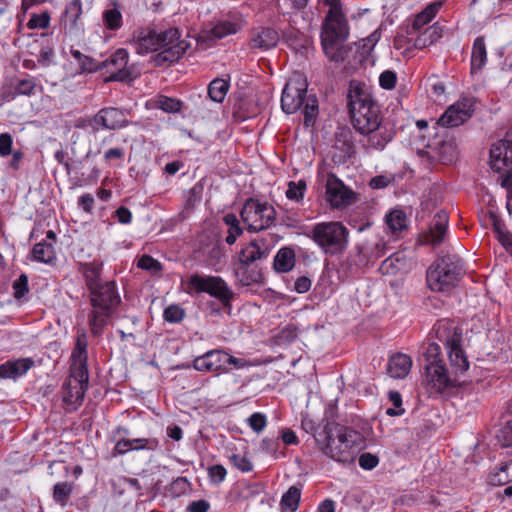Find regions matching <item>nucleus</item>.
<instances>
[{"instance_id":"obj_7","label":"nucleus","mask_w":512,"mask_h":512,"mask_svg":"<svg viewBox=\"0 0 512 512\" xmlns=\"http://www.w3.org/2000/svg\"><path fill=\"white\" fill-rule=\"evenodd\" d=\"M433 330L437 340L442 343L446 349L450 372L460 379L470 367L467 355L462 347L463 331L449 320L438 321Z\"/></svg>"},{"instance_id":"obj_48","label":"nucleus","mask_w":512,"mask_h":512,"mask_svg":"<svg viewBox=\"0 0 512 512\" xmlns=\"http://www.w3.org/2000/svg\"><path fill=\"white\" fill-rule=\"evenodd\" d=\"M297 337L298 329L294 324L286 325L276 335L277 343L280 345L292 343Z\"/></svg>"},{"instance_id":"obj_18","label":"nucleus","mask_w":512,"mask_h":512,"mask_svg":"<svg viewBox=\"0 0 512 512\" xmlns=\"http://www.w3.org/2000/svg\"><path fill=\"white\" fill-rule=\"evenodd\" d=\"M92 121L95 123L94 131L101 129L116 130L126 127L129 121L123 111L113 107L103 108L98 111Z\"/></svg>"},{"instance_id":"obj_55","label":"nucleus","mask_w":512,"mask_h":512,"mask_svg":"<svg viewBox=\"0 0 512 512\" xmlns=\"http://www.w3.org/2000/svg\"><path fill=\"white\" fill-rule=\"evenodd\" d=\"M104 161L109 164H115L123 162L125 158V151L121 147H113L104 152Z\"/></svg>"},{"instance_id":"obj_22","label":"nucleus","mask_w":512,"mask_h":512,"mask_svg":"<svg viewBox=\"0 0 512 512\" xmlns=\"http://www.w3.org/2000/svg\"><path fill=\"white\" fill-rule=\"evenodd\" d=\"M245 26V20L242 15L233 12L220 19L210 30L214 39H222L229 35L238 33Z\"/></svg>"},{"instance_id":"obj_37","label":"nucleus","mask_w":512,"mask_h":512,"mask_svg":"<svg viewBox=\"0 0 512 512\" xmlns=\"http://www.w3.org/2000/svg\"><path fill=\"white\" fill-rule=\"evenodd\" d=\"M223 223L227 226V236L225 241L228 245H233L237 238L243 234L240 221L233 213H227L223 216Z\"/></svg>"},{"instance_id":"obj_32","label":"nucleus","mask_w":512,"mask_h":512,"mask_svg":"<svg viewBox=\"0 0 512 512\" xmlns=\"http://www.w3.org/2000/svg\"><path fill=\"white\" fill-rule=\"evenodd\" d=\"M103 25L110 31H117L123 26L122 6L113 0L102 13Z\"/></svg>"},{"instance_id":"obj_25","label":"nucleus","mask_w":512,"mask_h":512,"mask_svg":"<svg viewBox=\"0 0 512 512\" xmlns=\"http://www.w3.org/2000/svg\"><path fill=\"white\" fill-rule=\"evenodd\" d=\"M55 242V232L53 230L47 231L46 238L34 245L32 249V260L45 264L52 263L56 259Z\"/></svg>"},{"instance_id":"obj_38","label":"nucleus","mask_w":512,"mask_h":512,"mask_svg":"<svg viewBox=\"0 0 512 512\" xmlns=\"http://www.w3.org/2000/svg\"><path fill=\"white\" fill-rule=\"evenodd\" d=\"M386 225L394 236L407 228L406 214L402 210H393L386 215Z\"/></svg>"},{"instance_id":"obj_52","label":"nucleus","mask_w":512,"mask_h":512,"mask_svg":"<svg viewBox=\"0 0 512 512\" xmlns=\"http://www.w3.org/2000/svg\"><path fill=\"white\" fill-rule=\"evenodd\" d=\"M36 87L35 80L32 77L17 80L14 85L16 95L30 96Z\"/></svg>"},{"instance_id":"obj_13","label":"nucleus","mask_w":512,"mask_h":512,"mask_svg":"<svg viewBox=\"0 0 512 512\" xmlns=\"http://www.w3.org/2000/svg\"><path fill=\"white\" fill-rule=\"evenodd\" d=\"M307 95V82L301 76L291 78L285 85L281 96L282 110L293 114L302 108Z\"/></svg>"},{"instance_id":"obj_33","label":"nucleus","mask_w":512,"mask_h":512,"mask_svg":"<svg viewBox=\"0 0 512 512\" xmlns=\"http://www.w3.org/2000/svg\"><path fill=\"white\" fill-rule=\"evenodd\" d=\"M238 283L242 286H252L263 283V274L257 267H250L249 264L239 263L235 270Z\"/></svg>"},{"instance_id":"obj_62","label":"nucleus","mask_w":512,"mask_h":512,"mask_svg":"<svg viewBox=\"0 0 512 512\" xmlns=\"http://www.w3.org/2000/svg\"><path fill=\"white\" fill-rule=\"evenodd\" d=\"M13 138L10 133L0 134V156L6 157L12 153Z\"/></svg>"},{"instance_id":"obj_34","label":"nucleus","mask_w":512,"mask_h":512,"mask_svg":"<svg viewBox=\"0 0 512 512\" xmlns=\"http://www.w3.org/2000/svg\"><path fill=\"white\" fill-rule=\"evenodd\" d=\"M487 62V51L485 39L479 36L474 40L471 53V72L475 73L485 66Z\"/></svg>"},{"instance_id":"obj_26","label":"nucleus","mask_w":512,"mask_h":512,"mask_svg":"<svg viewBox=\"0 0 512 512\" xmlns=\"http://www.w3.org/2000/svg\"><path fill=\"white\" fill-rule=\"evenodd\" d=\"M448 214L445 211L437 212L430 224L429 233L426 235V241L433 246L440 245L446 236L448 228Z\"/></svg>"},{"instance_id":"obj_60","label":"nucleus","mask_w":512,"mask_h":512,"mask_svg":"<svg viewBox=\"0 0 512 512\" xmlns=\"http://www.w3.org/2000/svg\"><path fill=\"white\" fill-rule=\"evenodd\" d=\"M280 443L278 438H263L260 443L261 451L270 454L272 456L277 457V452L279 450Z\"/></svg>"},{"instance_id":"obj_5","label":"nucleus","mask_w":512,"mask_h":512,"mask_svg":"<svg viewBox=\"0 0 512 512\" xmlns=\"http://www.w3.org/2000/svg\"><path fill=\"white\" fill-rule=\"evenodd\" d=\"M326 443L322 446L325 455L343 463H353L361 449L362 435L349 427L328 424L324 427Z\"/></svg>"},{"instance_id":"obj_40","label":"nucleus","mask_w":512,"mask_h":512,"mask_svg":"<svg viewBox=\"0 0 512 512\" xmlns=\"http://www.w3.org/2000/svg\"><path fill=\"white\" fill-rule=\"evenodd\" d=\"M73 483L70 482H58L53 486V500L55 503L62 507H65L73 493Z\"/></svg>"},{"instance_id":"obj_11","label":"nucleus","mask_w":512,"mask_h":512,"mask_svg":"<svg viewBox=\"0 0 512 512\" xmlns=\"http://www.w3.org/2000/svg\"><path fill=\"white\" fill-rule=\"evenodd\" d=\"M188 288L196 293H207L218 299L225 307H230L234 292L220 276L193 274L187 282Z\"/></svg>"},{"instance_id":"obj_30","label":"nucleus","mask_w":512,"mask_h":512,"mask_svg":"<svg viewBox=\"0 0 512 512\" xmlns=\"http://www.w3.org/2000/svg\"><path fill=\"white\" fill-rule=\"evenodd\" d=\"M410 258L404 251L391 254L380 265L379 270L383 275H395L400 271L408 269Z\"/></svg>"},{"instance_id":"obj_51","label":"nucleus","mask_w":512,"mask_h":512,"mask_svg":"<svg viewBox=\"0 0 512 512\" xmlns=\"http://www.w3.org/2000/svg\"><path fill=\"white\" fill-rule=\"evenodd\" d=\"M207 474L212 484L219 485L226 479L227 470L223 465L215 464L207 468Z\"/></svg>"},{"instance_id":"obj_63","label":"nucleus","mask_w":512,"mask_h":512,"mask_svg":"<svg viewBox=\"0 0 512 512\" xmlns=\"http://www.w3.org/2000/svg\"><path fill=\"white\" fill-rule=\"evenodd\" d=\"M79 66L83 72H95L101 70V62L93 59L90 56L85 55L83 60L79 63Z\"/></svg>"},{"instance_id":"obj_6","label":"nucleus","mask_w":512,"mask_h":512,"mask_svg":"<svg viewBox=\"0 0 512 512\" xmlns=\"http://www.w3.org/2000/svg\"><path fill=\"white\" fill-rule=\"evenodd\" d=\"M89 299L91 310L88 313V325L91 334L98 337L121 302L116 283L105 281L102 287L89 292Z\"/></svg>"},{"instance_id":"obj_42","label":"nucleus","mask_w":512,"mask_h":512,"mask_svg":"<svg viewBox=\"0 0 512 512\" xmlns=\"http://www.w3.org/2000/svg\"><path fill=\"white\" fill-rule=\"evenodd\" d=\"M304 124L309 127L314 124L315 119L318 115V101L313 95H309L305 100L303 106Z\"/></svg>"},{"instance_id":"obj_3","label":"nucleus","mask_w":512,"mask_h":512,"mask_svg":"<svg viewBox=\"0 0 512 512\" xmlns=\"http://www.w3.org/2000/svg\"><path fill=\"white\" fill-rule=\"evenodd\" d=\"M87 336L82 332L77 336L69 358V376L60 391L63 408L66 412L76 411L83 403L89 384Z\"/></svg>"},{"instance_id":"obj_2","label":"nucleus","mask_w":512,"mask_h":512,"mask_svg":"<svg viewBox=\"0 0 512 512\" xmlns=\"http://www.w3.org/2000/svg\"><path fill=\"white\" fill-rule=\"evenodd\" d=\"M179 38L180 33L175 28L163 32L140 28L133 33L130 44L139 55L157 52L153 62L156 66H164L178 61L186 52L187 44Z\"/></svg>"},{"instance_id":"obj_24","label":"nucleus","mask_w":512,"mask_h":512,"mask_svg":"<svg viewBox=\"0 0 512 512\" xmlns=\"http://www.w3.org/2000/svg\"><path fill=\"white\" fill-rule=\"evenodd\" d=\"M82 15V0H71L61 16V26L65 34H76L81 30L79 19Z\"/></svg>"},{"instance_id":"obj_49","label":"nucleus","mask_w":512,"mask_h":512,"mask_svg":"<svg viewBox=\"0 0 512 512\" xmlns=\"http://www.w3.org/2000/svg\"><path fill=\"white\" fill-rule=\"evenodd\" d=\"M50 20H51V17H50V13L48 11H44L40 14L34 13L31 15V17L27 23V27L30 30L46 29L50 25Z\"/></svg>"},{"instance_id":"obj_50","label":"nucleus","mask_w":512,"mask_h":512,"mask_svg":"<svg viewBox=\"0 0 512 512\" xmlns=\"http://www.w3.org/2000/svg\"><path fill=\"white\" fill-rule=\"evenodd\" d=\"M423 356L426 361L425 365H430L434 363L443 364V360L441 359V348L438 343H429L423 352Z\"/></svg>"},{"instance_id":"obj_21","label":"nucleus","mask_w":512,"mask_h":512,"mask_svg":"<svg viewBox=\"0 0 512 512\" xmlns=\"http://www.w3.org/2000/svg\"><path fill=\"white\" fill-rule=\"evenodd\" d=\"M226 352L221 349L207 351L193 360V367L200 372L228 371L225 366Z\"/></svg>"},{"instance_id":"obj_12","label":"nucleus","mask_w":512,"mask_h":512,"mask_svg":"<svg viewBox=\"0 0 512 512\" xmlns=\"http://www.w3.org/2000/svg\"><path fill=\"white\" fill-rule=\"evenodd\" d=\"M424 371V384L430 394H441L462 383L445 367L444 363L425 365Z\"/></svg>"},{"instance_id":"obj_23","label":"nucleus","mask_w":512,"mask_h":512,"mask_svg":"<svg viewBox=\"0 0 512 512\" xmlns=\"http://www.w3.org/2000/svg\"><path fill=\"white\" fill-rule=\"evenodd\" d=\"M441 7L440 2H434L427 5L421 12H419L411 23H407L401 28V32L404 35H416L423 30V28L429 24L437 15Z\"/></svg>"},{"instance_id":"obj_35","label":"nucleus","mask_w":512,"mask_h":512,"mask_svg":"<svg viewBox=\"0 0 512 512\" xmlns=\"http://www.w3.org/2000/svg\"><path fill=\"white\" fill-rule=\"evenodd\" d=\"M301 499V488L295 485L289 487V489L282 495L280 500L281 510L288 512H295L300 503Z\"/></svg>"},{"instance_id":"obj_57","label":"nucleus","mask_w":512,"mask_h":512,"mask_svg":"<svg viewBox=\"0 0 512 512\" xmlns=\"http://www.w3.org/2000/svg\"><path fill=\"white\" fill-rule=\"evenodd\" d=\"M190 486L189 481L185 477L176 478L169 487L171 495L179 497L185 494Z\"/></svg>"},{"instance_id":"obj_9","label":"nucleus","mask_w":512,"mask_h":512,"mask_svg":"<svg viewBox=\"0 0 512 512\" xmlns=\"http://www.w3.org/2000/svg\"><path fill=\"white\" fill-rule=\"evenodd\" d=\"M348 235V229L338 221L316 223L311 230L312 240L329 255L339 254L346 249Z\"/></svg>"},{"instance_id":"obj_15","label":"nucleus","mask_w":512,"mask_h":512,"mask_svg":"<svg viewBox=\"0 0 512 512\" xmlns=\"http://www.w3.org/2000/svg\"><path fill=\"white\" fill-rule=\"evenodd\" d=\"M475 100L462 98L447 108L439 118L438 124L443 127H457L467 121L474 112Z\"/></svg>"},{"instance_id":"obj_1","label":"nucleus","mask_w":512,"mask_h":512,"mask_svg":"<svg viewBox=\"0 0 512 512\" xmlns=\"http://www.w3.org/2000/svg\"><path fill=\"white\" fill-rule=\"evenodd\" d=\"M348 108L354 129L363 136L360 140L366 150L382 151L395 136L394 128L384 122L380 107L365 83L351 81Z\"/></svg>"},{"instance_id":"obj_28","label":"nucleus","mask_w":512,"mask_h":512,"mask_svg":"<svg viewBox=\"0 0 512 512\" xmlns=\"http://www.w3.org/2000/svg\"><path fill=\"white\" fill-rule=\"evenodd\" d=\"M80 271L85 279V284L89 292L102 287L105 282L102 280L103 264L97 261L84 263Z\"/></svg>"},{"instance_id":"obj_19","label":"nucleus","mask_w":512,"mask_h":512,"mask_svg":"<svg viewBox=\"0 0 512 512\" xmlns=\"http://www.w3.org/2000/svg\"><path fill=\"white\" fill-rule=\"evenodd\" d=\"M490 164L495 171L512 168V135L507 134V139L500 140L490 149Z\"/></svg>"},{"instance_id":"obj_31","label":"nucleus","mask_w":512,"mask_h":512,"mask_svg":"<svg viewBox=\"0 0 512 512\" xmlns=\"http://www.w3.org/2000/svg\"><path fill=\"white\" fill-rule=\"evenodd\" d=\"M412 367L411 358L403 353H397L388 361V373L395 379H402L408 375Z\"/></svg>"},{"instance_id":"obj_41","label":"nucleus","mask_w":512,"mask_h":512,"mask_svg":"<svg viewBox=\"0 0 512 512\" xmlns=\"http://www.w3.org/2000/svg\"><path fill=\"white\" fill-rule=\"evenodd\" d=\"M13 297L19 302L23 303L28 300L29 284L28 276L22 273L12 284Z\"/></svg>"},{"instance_id":"obj_4","label":"nucleus","mask_w":512,"mask_h":512,"mask_svg":"<svg viewBox=\"0 0 512 512\" xmlns=\"http://www.w3.org/2000/svg\"><path fill=\"white\" fill-rule=\"evenodd\" d=\"M329 7L321 31V45L325 55L335 62L344 61L348 57L345 41L349 36L348 22L342 9L341 0H325Z\"/></svg>"},{"instance_id":"obj_58","label":"nucleus","mask_w":512,"mask_h":512,"mask_svg":"<svg viewBox=\"0 0 512 512\" xmlns=\"http://www.w3.org/2000/svg\"><path fill=\"white\" fill-rule=\"evenodd\" d=\"M134 450H155L159 446L156 438H135L131 439Z\"/></svg>"},{"instance_id":"obj_36","label":"nucleus","mask_w":512,"mask_h":512,"mask_svg":"<svg viewBox=\"0 0 512 512\" xmlns=\"http://www.w3.org/2000/svg\"><path fill=\"white\" fill-rule=\"evenodd\" d=\"M295 265V254L290 248L280 249L274 258V268L281 273L289 272Z\"/></svg>"},{"instance_id":"obj_46","label":"nucleus","mask_w":512,"mask_h":512,"mask_svg":"<svg viewBox=\"0 0 512 512\" xmlns=\"http://www.w3.org/2000/svg\"><path fill=\"white\" fill-rule=\"evenodd\" d=\"M185 315V310L178 304L169 305L163 312V318L168 323H180Z\"/></svg>"},{"instance_id":"obj_59","label":"nucleus","mask_w":512,"mask_h":512,"mask_svg":"<svg viewBox=\"0 0 512 512\" xmlns=\"http://www.w3.org/2000/svg\"><path fill=\"white\" fill-rule=\"evenodd\" d=\"M397 82V75L394 71L386 70L379 76V85L385 90H391L395 87Z\"/></svg>"},{"instance_id":"obj_16","label":"nucleus","mask_w":512,"mask_h":512,"mask_svg":"<svg viewBox=\"0 0 512 512\" xmlns=\"http://www.w3.org/2000/svg\"><path fill=\"white\" fill-rule=\"evenodd\" d=\"M440 37L441 33L439 28L436 26H430L414 36L398 33L394 39V46L397 49L404 47L407 49H423L435 43Z\"/></svg>"},{"instance_id":"obj_29","label":"nucleus","mask_w":512,"mask_h":512,"mask_svg":"<svg viewBox=\"0 0 512 512\" xmlns=\"http://www.w3.org/2000/svg\"><path fill=\"white\" fill-rule=\"evenodd\" d=\"M34 365L31 358H20L14 361H7L0 365V378L16 379L23 376Z\"/></svg>"},{"instance_id":"obj_39","label":"nucleus","mask_w":512,"mask_h":512,"mask_svg":"<svg viewBox=\"0 0 512 512\" xmlns=\"http://www.w3.org/2000/svg\"><path fill=\"white\" fill-rule=\"evenodd\" d=\"M229 87L228 81L216 78L212 80L208 86V96L212 101L222 103L228 93Z\"/></svg>"},{"instance_id":"obj_8","label":"nucleus","mask_w":512,"mask_h":512,"mask_svg":"<svg viewBox=\"0 0 512 512\" xmlns=\"http://www.w3.org/2000/svg\"><path fill=\"white\" fill-rule=\"evenodd\" d=\"M463 274V267L456 255H444L434 261L426 273V282L430 290L447 293L454 289Z\"/></svg>"},{"instance_id":"obj_47","label":"nucleus","mask_w":512,"mask_h":512,"mask_svg":"<svg viewBox=\"0 0 512 512\" xmlns=\"http://www.w3.org/2000/svg\"><path fill=\"white\" fill-rule=\"evenodd\" d=\"M246 423L253 432L260 434L264 431L268 422L264 413L254 412L247 418Z\"/></svg>"},{"instance_id":"obj_17","label":"nucleus","mask_w":512,"mask_h":512,"mask_svg":"<svg viewBox=\"0 0 512 512\" xmlns=\"http://www.w3.org/2000/svg\"><path fill=\"white\" fill-rule=\"evenodd\" d=\"M354 193L334 174L326 181V199L332 208H343L352 203Z\"/></svg>"},{"instance_id":"obj_56","label":"nucleus","mask_w":512,"mask_h":512,"mask_svg":"<svg viewBox=\"0 0 512 512\" xmlns=\"http://www.w3.org/2000/svg\"><path fill=\"white\" fill-rule=\"evenodd\" d=\"M224 258L225 255L222 250L218 246H214L208 253L207 262L209 266L213 267V269L218 272L221 270V264Z\"/></svg>"},{"instance_id":"obj_43","label":"nucleus","mask_w":512,"mask_h":512,"mask_svg":"<svg viewBox=\"0 0 512 512\" xmlns=\"http://www.w3.org/2000/svg\"><path fill=\"white\" fill-rule=\"evenodd\" d=\"M137 267L145 270L153 276H159L162 273L163 266L155 258L150 255L144 254L137 261Z\"/></svg>"},{"instance_id":"obj_45","label":"nucleus","mask_w":512,"mask_h":512,"mask_svg":"<svg viewBox=\"0 0 512 512\" xmlns=\"http://www.w3.org/2000/svg\"><path fill=\"white\" fill-rule=\"evenodd\" d=\"M157 108L167 113H177L182 108V102L176 98L160 95L156 101Z\"/></svg>"},{"instance_id":"obj_10","label":"nucleus","mask_w":512,"mask_h":512,"mask_svg":"<svg viewBox=\"0 0 512 512\" xmlns=\"http://www.w3.org/2000/svg\"><path fill=\"white\" fill-rule=\"evenodd\" d=\"M240 216L249 232H259L268 229L274 224L276 211L266 201L249 198L244 203Z\"/></svg>"},{"instance_id":"obj_61","label":"nucleus","mask_w":512,"mask_h":512,"mask_svg":"<svg viewBox=\"0 0 512 512\" xmlns=\"http://www.w3.org/2000/svg\"><path fill=\"white\" fill-rule=\"evenodd\" d=\"M130 451H134V446H132L131 439H120L116 442L114 448L112 449L111 456L118 457Z\"/></svg>"},{"instance_id":"obj_64","label":"nucleus","mask_w":512,"mask_h":512,"mask_svg":"<svg viewBox=\"0 0 512 512\" xmlns=\"http://www.w3.org/2000/svg\"><path fill=\"white\" fill-rule=\"evenodd\" d=\"M210 503L205 499L192 501L186 508V512H208Z\"/></svg>"},{"instance_id":"obj_54","label":"nucleus","mask_w":512,"mask_h":512,"mask_svg":"<svg viewBox=\"0 0 512 512\" xmlns=\"http://www.w3.org/2000/svg\"><path fill=\"white\" fill-rule=\"evenodd\" d=\"M494 230L497 234L498 241L504 249L512 255V234L504 230L500 223H494Z\"/></svg>"},{"instance_id":"obj_44","label":"nucleus","mask_w":512,"mask_h":512,"mask_svg":"<svg viewBox=\"0 0 512 512\" xmlns=\"http://www.w3.org/2000/svg\"><path fill=\"white\" fill-rule=\"evenodd\" d=\"M306 190L307 183L305 180L300 179L296 182L290 181L288 183V188L285 192V195L291 201L300 202L303 200Z\"/></svg>"},{"instance_id":"obj_20","label":"nucleus","mask_w":512,"mask_h":512,"mask_svg":"<svg viewBox=\"0 0 512 512\" xmlns=\"http://www.w3.org/2000/svg\"><path fill=\"white\" fill-rule=\"evenodd\" d=\"M280 36L272 27L259 26L250 32L249 47L251 50L268 51L277 46Z\"/></svg>"},{"instance_id":"obj_27","label":"nucleus","mask_w":512,"mask_h":512,"mask_svg":"<svg viewBox=\"0 0 512 512\" xmlns=\"http://www.w3.org/2000/svg\"><path fill=\"white\" fill-rule=\"evenodd\" d=\"M269 253L264 240L255 239L243 247L239 253V263L252 264L256 260L267 257Z\"/></svg>"},{"instance_id":"obj_14","label":"nucleus","mask_w":512,"mask_h":512,"mask_svg":"<svg viewBox=\"0 0 512 512\" xmlns=\"http://www.w3.org/2000/svg\"><path fill=\"white\" fill-rule=\"evenodd\" d=\"M129 53L124 48L114 51L107 59L101 61V69L109 74L107 81H127L131 79L128 68Z\"/></svg>"},{"instance_id":"obj_53","label":"nucleus","mask_w":512,"mask_h":512,"mask_svg":"<svg viewBox=\"0 0 512 512\" xmlns=\"http://www.w3.org/2000/svg\"><path fill=\"white\" fill-rule=\"evenodd\" d=\"M229 459L232 465L242 473L251 472L254 468L251 460L244 455L232 454Z\"/></svg>"}]
</instances>
